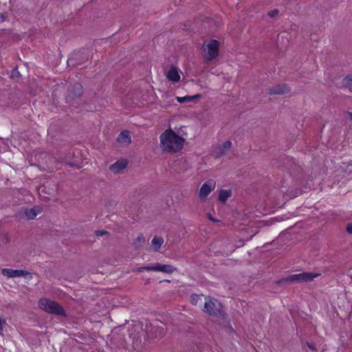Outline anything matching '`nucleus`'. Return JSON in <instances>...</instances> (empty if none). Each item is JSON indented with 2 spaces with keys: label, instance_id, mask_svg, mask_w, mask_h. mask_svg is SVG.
Instances as JSON below:
<instances>
[{
  "label": "nucleus",
  "instance_id": "nucleus-1",
  "mask_svg": "<svg viewBox=\"0 0 352 352\" xmlns=\"http://www.w3.org/2000/svg\"><path fill=\"white\" fill-rule=\"evenodd\" d=\"M162 149L169 153L177 152L183 148L184 139L171 129L166 130L160 136Z\"/></svg>",
  "mask_w": 352,
  "mask_h": 352
},
{
  "label": "nucleus",
  "instance_id": "nucleus-2",
  "mask_svg": "<svg viewBox=\"0 0 352 352\" xmlns=\"http://www.w3.org/2000/svg\"><path fill=\"white\" fill-rule=\"evenodd\" d=\"M38 305L41 309L49 314L63 317L67 316L64 308L56 301L47 298H41L38 301Z\"/></svg>",
  "mask_w": 352,
  "mask_h": 352
},
{
  "label": "nucleus",
  "instance_id": "nucleus-3",
  "mask_svg": "<svg viewBox=\"0 0 352 352\" xmlns=\"http://www.w3.org/2000/svg\"><path fill=\"white\" fill-rule=\"evenodd\" d=\"M203 311L212 316H224V311L222 309V305L217 299L210 296L205 297Z\"/></svg>",
  "mask_w": 352,
  "mask_h": 352
},
{
  "label": "nucleus",
  "instance_id": "nucleus-4",
  "mask_svg": "<svg viewBox=\"0 0 352 352\" xmlns=\"http://www.w3.org/2000/svg\"><path fill=\"white\" fill-rule=\"evenodd\" d=\"M320 274L311 272H302L300 274H292L286 278H281L276 281L278 285L293 283H307L312 281Z\"/></svg>",
  "mask_w": 352,
  "mask_h": 352
},
{
  "label": "nucleus",
  "instance_id": "nucleus-5",
  "mask_svg": "<svg viewBox=\"0 0 352 352\" xmlns=\"http://www.w3.org/2000/svg\"><path fill=\"white\" fill-rule=\"evenodd\" d=\"M146 271L162 272L166 274H172L177 270V268L168 264L156 263L153 265L144 266L137 268L136 272H142Z\"/></svg>",
  "mask_w": 352,
  "mask_h": 352
},
{
  "label": "nucleus",
  "instance_id": "nucleus-6",
  "mask_svg": "<svg viewBox=\"0 0 352 352\" xmlns=\"http://www.w3.org/2000/svg\"><path fill=\"white\" fill-rule=\"evenodd\" d=\"M82 94V86L80 83H75L68 88L66 100L67 102H72L80 98Z\"/></svg>",
  "mask_w": 352,
  "mask_h": 352
},
{
  "label": "nucleus",
  "instance_id": "nucleus-7",
  "mask_svg": "<svg viewBox=\"0 0 352 352\" xmlns=\"http://www.w3.org/2000/svg\"><path fill=\"white\" fill-rule=\"evenodd\" d=\"M219 43L215 39L210 40L206 45L208 56L206 57L207 61L214 59L219 54Z\"/></svg>",
  "mask_w": 352,
  "mask_h": 352
},
{
  "label": "nucleus",
  "instance_id": "nucleus-8",
  "mask_svg": "<svg viewBox=\"0 0 352 352\" xmlns=\"http://www.w3.org/2000/svg\"><path fill=\"white\" fill-rule=\"evenodd\" d=\"M215 182L209 180L205 182L200 188L199 197L201 199H205L208 195L214 189Z\"/></svg>",
  "mask_w": 352,
  "mask_h": 352
},
{
  "label": "nucleus",
  "instance_id": "nucleus-9",
  "mask_svg": "<svg viewBox=\"0 0 352 352\" xmlns=\"http://www.w3.org/2000/svg\"><path fill=\"white\" fill-rule=\"evenodd\" d=\"M2 274L8 278L21 277L28 275L30 276V278H32V274L23 270L3 269Z\"/></svg>",
  "mask_w": 352,
  "mask_h": 352
},
{
  "label": "nucleus",
  "instance_id": "nucleus-10",
  "mask_svg": "<svg viewBox=\"0 0 352 352\" xmlns=\"http://www.w3.org/2000/svg\"><path fill=\"white\" fill-rule=\"evenodd\" d=\"M290 91V88L285 84L276 85L267 89V94L270 95H283Z\"/></svg>",
  "mask_w": 352,
  "mask_h": 352
},
{
  "label": "nucleus",
  "instance_id": "nucleus-11",
  "mask_svg": "<svg viewBox=\"0 0 352 352\" xmlns=\"http://www.w3.org/2000/svg\"><path fill=\"white\" fill-rule=\"evenodd\" d=\"M128 164L126 160H118L109 166V170L115 174L120 173Z\"/></svg>",
  "mask_w": 352,
  "mask_h": 352
},
{
  "label": "nucleus",
  "instance_id": "nucleus-12",
  "mask_svg": "<svg viewBox=\"0 0 352 352\" xmlns=\"http://www.w3.org/2000/svg\"><path fill=\"white\" fill-rule=\"evenodd\" d=\"M166 76L170 81L174 82H177L180 80V76L177 67L175 66H171L170 69L167 72Z\"/></svg>",
  "mask_w": 352,
  "mask_h": 352
},
{
  "label": "nucleus",
  "instance_id": "nucleus-13",
  "mask_svg": "<svg viewBox=\"0 0 352 352\" xmlns=\"http://www.w3.org/2000/svg\"><path fill=\"white\" fill-rule=\"evenodd\" d=\"M42 212V208L35 207L33 208H26L24 210L23 215L28 219H34L38 214Z\"/></svg>",
  "mask_w": 352,
  "mask_h": 352
},
{
  "label": "nucleus",
  "instance_id": "nucleus-14",
  "mask_svg": "<svg viewBox=\"0 0 352 352\" xmlns=\"http://www.w3.org/2000/svg\"><path fill=\"white\" fill-rule=\"evenodd\" d=\"M118 142L122 144H129L131 142V136L128 131H122L118 136Z\"/></svg>",
  "mask_w": 352,
  "mask_h": 352
},
{
  "label": "nucleus",
  "instance_id": "nucleus-15",
  "mask_svg": "<svg viewBox=\"0 0 352 352\" xmlns=\"http://www.w3.org/2000/svg\"><path fill=\"white\" fill-rule=\"evenodd\" d=\"M201 98V95L200 94H196V95H194V96H184V97H179L177 96L176 98L177 99V101L179 103H185V102H192V101H194L195 100H198Z\"/></svg>",
  "mask_w": 352,
  "mask_h": 352
},
{
  "label": "nucleus",
  "instance_id": "nucleus-16",
  "mask_svg": "<svg viewBox=\"0 0 352 352\" xmlns=\"http://www.w3.org/2000/svg\"><path fill=\"white\" fill-rule=\"evenodd\" d=\"M145 237L142 233H140L133 242V245L135 249H138L142 247L143 245L145 243Z\"/></svg>",
  "mask_w": 352,
  "mask_h": 352
},
{
  "label": "nucleus",
  "instance_id": "nucleus-17",
  "mask_svg": "<svg viewBox=\"0 0 352 352\" xmlns=\"http://www.w3.org/2000/svg\"><path fill=\"white\" fill-rule=\"evenodd\" d=\"M232 146V142L230 140L225 141L221 146L218 147L217 154L223 155L226 153V151L230 149Z\"/></svg>",
  "mask_w": 352,
  "mask_h": 352
},
{
  "label": "nucleus",
  "instance_id": "nucleus-18",
  "mask_svg": "<svg viewBox=\"0 0 352 352\" xmlns=\"http://www.w3.org/2000/svg\"><path fill=\"white\" fill-rule=\"evenodd\" d=\"M164 243V239L161 236H155L152 239L151 244L155 251H157Z\"/></svg>",
  "mask_w": 352,
  "mask_h": 352
},
{
  "label": "nucleus",
  "instance_id": "nucleus-19",
  "mask_svg": "<svg viewBox=\"0 0 352 352\" xmlns=\"http://www.w3.org/2000/svg\"><path fill=\"white\" fill-rule=\"evenodd\" d=\"M230 196H231V190H230L221 189L219 191V199L222 203H225Z\"/></svg>",
  "mask_w": 352,
  "mask_h": 352
},
{
  "label": "nucleus",
  "instance_id": "nucleus-20",
  "mask_svg": "<svg viewBox=\"0 0 352 352\" xmlns=\"http://www.w3.org/2000/svg\"><path fill=\"white\" fill-rule=\"evenodd\" d=\"M38 191L39 193H44L49 196H53L56 192V188H50L47 186L43 185L39 188Z\"/></svg>",
  "mask_w": 352,
  "mask_h": 352
},
{
  "label": "nucleus",
  "instance_id": "nucleus-21",
  "mask_svg": "<svg viewBox=\"0 0 352 352\" xmlns=\"http://www.w3.org/2000/svg\"><path fill=\"white\" fill-rule=\"evenodd\" d=\"M176 166L178 167L181 166L180 170L186 171L190 168V165L188 161L185 159H180L176 162Z\"/></svg>",
  "mask_w": 352,
  "mask_h": 352
},
{
  "label": "nucleus",
  "instance_id": "nucleus-22",
  "mask_svg": "<svg viewBox=\"0 0 352 352\" xmlns=\"http://www.w3.org/2000/svg\"><path fill=\"white\" fill-rule=\"evenodd\" d=\"M72 157H73V153H69L68 154H67L65 155V157L61 158V162L65 163L66 164H67L68 166H69L71 167H74L76 166V164H75V163L72 162L71 160H72Z\"/></svg>",
  "mask_w": 352,
  "mask_h": 352
},
{
  "label": "nucleus",
  "instance_id": "nucleus-23",
  "mask_svg": "<svg viewBox=\"0 0 352 352\" xmlns=\"http://www.w3.org/2000/svg\"><path fill=\"white\" fill-rule=\"evenodd\" d=\"M202 297H204V294H192L191 296H190V303L193 305H198V302H199V300H201V298Z\"/></svg>",
  "mask_w": 352,
  "mask_h": 352
},
{
  "label": "nucleus",
  "instance_id": "nucleus-24",
  "mask_svg": "<svg viewBox=\"0 0 352 352\" xmlns=\"http://www.w3.org/2000/svg\"><path fill=\"white\" fill-rule=\"evenodd\" d=\"M343 82L345 87L349 89L350 91H352V75L346 76L344 78Z\"/></svg>",
  "mask_w": 352,
  "mask_h": 352
},
{
  "label": "nucleus",
  "instance_id": "nucleus-25",
  "mask_svg": "<svg viewBox=\"0 0 352 352\" xmlns=\"http://www.w3.org/2000/svg\"><path fill=\"white\" fill-rule=\"evenodd\" d=\"M6 324V320L1 318H0V335L1 336H3V327H5V325Z\"/></svg>",
  "mask_w": 352,
  "mask_h": 352
},
{
  "label": "nucleus",
  "instance_id": "nucleus-26",
  "mask_svg": "<svg viewBox=\"0 0 352 352\" xmlns=\"http://www.w3.org/2000/svg\"><path fill=\"white\" fill-rule=\"evenodd\" d=\"M278 13H279L278 10L274 9V10L270 11L267 14L270 17L274 18V17L276 16L278 14Z\"/></svg>",
  "mask_w": 352,
  "mask_h": 352
},
{
  "label": "nucleus",
  "instance_id": "nucleus-27",
  "mask_svg": "<svg viewBox=\"0 0 352 352\" xmlns=\"http://www.w3.org/2000/svg\"><path fill=\"white\" fill-rule=\"evenodd\" d=\"M109 235V233L107 231L105 230H96L95 232V235L97 236H102L103 235Z\"/></svg>",
  "mask_w": 352,
  "mask_h": 352
},
{
  "label": "nucleus",
  "instance_id": "nucleus-28",
  "mask_svg": "<svg viewBox=\"0 0 352 352\" xmlns=\"http://www.w3.org/2000/svg\"><path fill=\"white\" fill-rule=\"evenodd\" d=\"M8 14L6 12L0 13V19L2 22H4L8 20Z\"/></svg>",
  "mask_w": 352,
  "mask_h": 352
},
{
  "label": "nucleus",
  "instance_id": "nucleus-29",
  "mask_svg": "<svg viewBox=\"0 0 352 352\" xmlns=\"http://www.w3.org/2000/svg\"><path fill=\"white\" fill-rule=\"evenodd\" d=\"M11 76H12V78H14V77L19 78V76H21V74L17 69H13L12 71Z\"/></svg>",
  "mask_w": 352,
  "mask_h": 352
},
{
  "label": "nucleus",
  "instance_id": "nucleus-30",
  "mask_svg": "<svg viewBox=\"0 0 352 352\" xmlns=\"http://www.w3.org/2000/svg\"><path fill=\"white\" fill-rule=\"evenodd\" d=\"M307 346L311 351H316V346H315L314 343L307 342Z\"/></svg>",
  "mask_w": 352,
  "mask_h": 352
},
{
  "label": "nucleus",
  "instance_id": "nucleus-31",
  "mask_svg": "<svg viewBox=\"0 0 352 352\" xmlns=\"http://www.w3.org/2000/svg\"><path fill=\"white\" fill-rule=\"evenodd\" d=\"M346 229L348 233L352 234V222L347 224Z\"/></svg>",
  "mask_w": 352,
  "mask_h": 352
},
{
  "label": "nucleus",
  "instance_id": "nucleus-32",
  "mask_svg": "<svg viewBox=\"0 0 352 352\" xmlns=\"http://www.w3.org/2000/svg\"><path fill=\"white\" fill-rule=\"evenodd\" d=\"M207 217H208V218L210 220H211L212 221H214V222H217V221H218L217 219H214L210 213H208V214H207Z\"/></svg>",
  "mask_w": 352,
  "mask_h": 352
},
{
  "label": "nucleus",
  "instance_id": "nucleus-33",
  "mask_svg": "<svg viewBox=\"0 0 352 352\" xmlns=\"http://www.w3.org/2000/svg\"><path fill=\"white\" fill-rule=\"evenodd\" d=\"M349 118L352 120V112H348Z\"/></svg>",
  "mask_w": 352,
  "mask_h": 352
}]
</instances>
